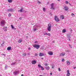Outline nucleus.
Here are the masks:
<instances>
[{
	"label": "nucleus",
	"mask_w": 76,
	"mask_h": 76,
	"mask_svg": "<svg viewBox=\"0 0 76 76\" xmlns=\"http://www.w3.org/2000/svg\"><path fill=\"white\" fill-rule=\"evenodd\" d=\"M69 47H70V48H72V45H70L69 44Z\"/></svg>",
	"instance_id": "obj_35"
},
{
	"label": "nucleus",
	"mask_w": 76,
	"mask_h": 76,
	"mask_svg": "<svg viewBox=\"0 0 76 76\" xmlns=\"http://www.w3.org/2000/svg\"><path fill=\"white\" fill-rule=\"evenodd\" d=\"M62 61L63 62V61H64V59H63L62 60Z\"/></svg>",
	"instance_id": "obj_36"
},
{
	"label": "nucleus",
	"mask_w": 76,
	"mask_h": 76,
	"mask_svg": "<svg viewBox=\"0 0 76 76\" xmlns=\"http://www.w3.org/2000/svg\"><path fill=\"white\" fill-rule=\"evenodd\" d=\"M43 56H44V54L42 53H40L39 54V56L40 57H42Z\"/></svg>",
	"instance_id": "obj_8"
},
{
	"label": "nucleus",
	"mask_w": 76,
	"mask_h": 76,
	"mask_svg": "<svg viewBox=\"0 0 76 76\" xmlns=\"http://www.w3.org/2000/svg\"><path fill=\"white\" fill-rule=\"evenodd\" d=\"M51 9L53 10H55V8H54V4L52 3L51 5Z\"/></svg>",
	"instance_id": "obj_5"
},
{
	"label": "nucleus",
	"mask_w": 76,
	"mask_h": 76,
	"mask_svg": "<svg viewBox=\"0 0 76 76\" xmlns=\"http://www.w3.org/2000/svg\"><path fill=\"white\" fill-rule=\"evenodd\" d=\"M4 21H2L1 22V25H4Z\"/></svg>",
	"instance_id": "obj_16"
},
{
	"label": "nucleus",
	"mask_w": 76,
	"mask_h": 76,
	"mask_svg": "<svg viewBox=\"0 0 76 76\" xmlns=\"http://www.w3.org/2000/svg\"><path fill=\"white\" fill-rule=\"evenodd\" d=\"M45 68L46 69V70H50V67L49 66L45 67Z\"/></svg>",
	"instance_id": "obj_15"
},
{
	"label": "nucleus",
	"mask_w": 76,
	"mask_h": 76,
	"mask_svg": "<svg viewBox=\"0 0 76 76\" xmlns=\"http://www.w3.org/2000/svg\"><path fill=\"white\" fill-rule=\"evenodd\" d=\"M35 55L36 56H37V54L36 53V54H35Z\"/></svg>",
	"instance_id": "obj_44"
},
{
	"label": "nucleus",
	"mask_w": 76,
	"mask_h": 76,
	"mask_svg": "<svg viewBox=\"0 0 76 76\" xmlns=\"http://www.w3.org/2000/svg\"><path fill=\"white\" fill-rule=\"evenodd\" d=\"M4 28H3V29Z\"/></svg>",
	"instance_id": "obj_52"
},
{
	"label": "nucleus",
	"mask_w": 76,
	"mask_h": 76,
	"mask_svg": "<svg viewBox=\"0 0 76 76\" xmlns=\"http://www.w3.org/2000/svg\"><path fill=\"white\" fill-rule=\"evenodd\" d=\"M66 72L67 74L66 75V76H70V73L69 72V70H67Z\"/></svg>",
	"instance_id": "obj_4"
},
{
	"label": "nucleus",
	"mask_w": 76,
	"mask_h": 76,
	"mask_svg": "<svg viewBox=\"0 0 76 76\" xmlns=\"http://www.w3.org/2000/svg\"><path fill=\"white\" fill-rule=\"evenodd\" d=\"M37 31V29H34L33 31V32H35V31Z\"/></svg>",
	"instance_id": "obj_34"
},
{
	"label": "nucleus",
	"mask_w": 76,
	"mask_h": 76,
	"mask_svg": "<svg viewBox=\"0 0 76 76\" xmlns=\"http://www.w3.org/2000/svg\"><path fill=\"white\" fill-rule=\"evenodd\" d=\"M19 19L20 20H22V18L20 17L19 18Z\"/></svg>",
	"instance_id": "obj_41"
},
{
	"label": "nucleus",
	"mask_w": 76,
	"mask_h": 76,
	"mask_svg": "<svg viewBox=\"0 0 76 76\" xmlns=\"http://www.w3.org/2000/svg\"><path fill=\"white\" fill-rule=\"evenodd\" d=\"M64 9L66 11H67V10H68V8H67V7L66 6L64 7Z\"/></svg>",
	"instance_id": "obj_12"
},
{
	"label": "nucleus",
	"mask_w": 76,
	"mask_h": 76,
	"mask_svg": "<svg viewBox=\"0 0 76 76\" xmlns=\"http://www.w3.org/2000/svg\"><path fill=\"white\" fill-rule=\"evenodd\" d=\"M58 70L59 72H60V71H61V69H60V68H58Z\"/></svg>",
	"instance_id": "obj_33"
},
{
	"label": "nucleus",
	"mask_w": 76,
	"mask_h": 76,
	"mask_svg": "<svg viewBox=\"0 0 76 76\" xmlns=\"http://www.w3.org/2000/svg\"><path fill=\"white\" fill-rule=\"evenodd\" d=\"M54 67H55V66H54V65H52V69H54Z\"/></svg>",
	"instance_id": "obj_27"
},
{
	"label": "nucleus",
	"mask_w": 76,
	"mask_h": 76,
	"mask_svg": "<svg viewBox=\"0 0 76 76\" xmlns=\"http://www.w3.org/2000/svg\"><path fill=\"white\" fill-rule=\"evenodd\" d=\"M21 76H24L23 74H22Z\"/></svg>",
	"instance_id": "obj_48"
},
{
	"label": "nucleus",
	"mask_w": 76,
	"mask_h": 76,
	"mask_svg": "<svg viewBox=\"0 0 76 76\" xmlns=\"http://www.w3.org/2000/svg\"><path fill=\"white\" fill-rule=\"evenodd\" d=\"M13 10V9H9L8 10V12H12V11Z\"/></svg>",
	"instance_id": "obj_18"
},
{
	"label": "nucleus",
	"mask_w": 76,
	"mask_h": 76,
	"mask_svg": "<svg viewBox=\"0 0 76 76\" xmlns=\"http://www.w3.org/2000/svg\"><path fill=\"white\" fill-rule=\"evenodd\" d=\"M43 10L44 12H45V8H43Z\"/></svg>",
	"instance_id": "obj_30"
},
{
	"label": "nucleus",
	"mask_w": 76,
	"mask_h": 76,
	"mask_svg": "<svg viewBox=\"0 0 76 76\" xmlns=\"http://www.w3.org/2000/svg\"><path fill=\"white\" fill-rule=\"evenodd\" d=\"M44 35H48V36H49V37H50L51 36V34L49 33L47 34V33H45L44 34Z\"/></svg>",
	"instance_id": "obj_11"
},
{
	"label": "nucleus",
	"mask_w": 76,
	"mask_h": 76,
	"mask_svg": "<svg viewBox=\"0 0 76 76\" xmlns=\"http://www.w3.org/2000/svg\"><path fill=\"white\" fill-rule=\"evenodd\" d=\"M38 67H39V68H40V67H41V65L40 64H38Z\"/></svg>",
	"instance_id": "obj_26"
},
{
	"label": "nucleus",
	"mask_w": 76,
	"mask_h": 76,
	"mask_svg": "<svg viewBox=\"0 0 76 76\" xmlns=\"http://www.w3.org/2000/svg\"><path fill=\"white\" fill-rule=\"evenodd\" d=\"M12 16V14H9L8 15V16L9 17H10V16Z\"/></svg>",
	"instance_id": "obj_29"
},
{
	"label": "nucleus",
	"mask_w": 76,
	"mask_h": 76,
	"mask_svg": "<svg viewBox=\"0 0 76 76\" xmlns=\"http://www.w3.org/2000/svg\"><path fill=\"white\" fill-rule=\"evenodd\" d=\"M28 50H31V48H28Z\"/></svg>",
	"instance_id": "obj_39"
},
{
	"label": "nucleus",
	"mask_w": 76,
	"mask_h": 76,
	"mask_svg": "<svg viewBox=\"0 0 76 76\" xmlns=\"http://www.w3.org/2000/svg\"><path fill=\"white\" fill-rule=\"evenodd\" d=\"M65 3H66V4H68V3H69V2H68L67 1H66Z\"/></svg>",
	"instance_id": "obj_32"
},
{
	"label": "nucleus",
	"mask_w": 76,
	"mask_h": 76,
	"mask_svg": "<svg viewBox=\"0 0 76 76\" xmlns=\"http://www.w3.org/2000/svg\"><path fill=\"white\" fill-rule=\"evenodd\" d=\"M38 3H39L40 4H41V2H39V1H38Z\"/></svg>",
	"instance_id": "obj_40"
},
{
	"label": "nucleus",
	"mask_w": 76,
	"mask_h": 76,
	"mask_svg": "<svg viewBox=\"0 0 76 76\" xmlns=\"http://www.w3.org/2000/svg\"><path fill=\"white\" fill-rule=\"evenodd\" d=\"M48 27L47 28L48 31H51V25L50 23H49L48 24Z\"/></svg>",
	"instance_id": "obj_1"
},
{
	"label": "nucleus",
	"mask_w": 76,
	"mask_h": 76,
	"mask_svg": "<svg viewBox=\"0 0 76 76\" xmlns=\"http://www.w3.org/2000/svg\"><path fill=\"white\" fill-rule=\"evenodd\" d=\"M26 38H27V39H28V36H26Z\"/></svg>",
	"instance_id": "obj_42"
},
{
	"label": "nucleus",
	"mask_w": 76,
	"mask_h": 76,
	"mask_svg": "<svg viewBox=\"0 0 76 76\" xmlns=\"http://www.w3.org/2000/svg\"><path fill=\"white\" fill-rule=\"evenodd\" d=\"M60 18L61 19H64V15H61Z\"/></svg>",
	"instance_id": "obj_9"
},
{
	"label": "nucleus",
	"mask_w": 76,
	"mask_h": 76,
	"mask_svg": "<svg viewBox=\"0 0 76 76\" xmlns=\"http://www.w3.org/2000/svg\"><path fill=\"white\" fill-rule=\"evenodd\" d=\"M39 76H43L42 75H39Z\"/></svg>",
	"instance_id": "obj_50"
},
{
	"label": "nucleus",
	"mask_w": 76,
	"mask_h": 76,
	"mask_svg": "<svg viewBox=\"0 0 76 76\" xmlns=\"http://www.w3.org/2000/svg\"><path fill=\"white\" fill-rule=\"evenodd\" d=\"M50 75H51V76L52 75V73H50Z\"/></svg>",
	"instance_id": "obj_43"
},
{
	"label": "nucleus",
	"mask_w": 76,
	"mask_h": 76,
	"mask_svg": "<svg viewBox=\"0 0 76 76\" xmlns=\"http://www.w3.org/2000/svg\"><path fill=\"white\" fill-rule=\"evenodd\" d=\"M11 26L12 29H14V27L13 26V25H11Z\"/></svg>",
	"instance_id": "obj_28"
},
{
	"label": "nucleus",
	"mask_w": 76,
	"mask_h": 76,
	"mask_svg": "<svg viewBox=\"0 0 76 76\" xmlns=\"http://www.w3.org/2000/svg\"><path fill=\"white\" fill-rule=\"evenodd\" d=\"M66 30L64 29L63 30H62V32H63V33H65V32H66Z\"/></svg>",
	"instance_id": "obj_20"
},
{
	"label": "nucleus",
	"mask_w": 76,
	"mask_h": 76,
	"mask_svg": "<svg viewBox=\"0 0 76 76\" xmlns=\"http://www.w3.org/2000/svg\"><path fill=\"white\" fill-rule=\"evenodd\" d=\"M55 20L56 22H59V19L57 17V15H55L54 17Z\"/></svg>",
	"instance_id": "obj_3"
},
{
	"label": "nucleus",
	"mask_w": 76,
	"mask_h": 76,
	"mask_svg": "<svg viewBox=\"0 0 76 76\" xmlns=\"http://www.w3.org/2000/svg\"><path fill=\"white\" fill-rule=\"evenodd\" d=\"M34 43H35V44H37L38 43V42H37V41L35 42Z\"/></svg>",
	"instance_id": "obj_37"
},
{
	"label": "nucleus",
	"mask_w": 76,
	"mask_h": 76,
	"mask_svg": "<svg viewBox=\"0 0 76 76\" xmlns=\"http://www.w3.org/2000/svg\"><path fill=\"white\" fill-rule=\"evenodd\" d=\"M66 64H67L68 66H69V65L70 64V62L68 61H66Z\"/></svg>",
	"instance_id": "obj_13"
},
{
	"label": "nucleus",
	"mask_w": 76,
	"mask_h": 76,
	"mask_svg": "<svg viewBox=\"0 0 76 76\" xmlns=\"http://www.w3.org/2000/svg\"><path fill=\"white\" fill-rule=\"evenodd\" d=\"M26 56V53H23V57H25V56Z\"/></svg>",
	"instance_id": "obj_21"
},
{
	"label": "nucleus",
	"mask_w": 76,
	"mask_h": 76,
	"mask_svg": "<svg viewBox=\"0 0 76 76\" xmlns=\"http://www.w3.org/2000/svg\"><path fill=\"white\" fill-rule=\"evenodd\" d=\"M33 47H34V48H37V49H38L39 48L40 45H38L35 44L33 46Z\"/></svg>",
	"instance_id": "obj_2"
},
{
	"label": "nucleus",
	"mask_w": 76,
	"mask_h": 76,
	"mask_svg": "<svg viewBox=\"0 0 76 76\" xmlns=\"http://www.w3.org/2000/svg\"><path fill=\"white\" fill-rule=\"evenodd\" d=\"M71 15L72 17H75V14L73 13H72Z\"/></svg>",
	"instance_id": "obj_24"
},
{
	"label": "nucleus",
	"mask_w": 76,
	"mask_h": 76,
	"mask_svg": "<svg viewBox=\"0 0 76 76\" xmlns=\"http://www.w3.org/2000/svg\"><path fill=\"white\" fill-rule=\"evenodd\" d=\"M9 3H12V0H8Z\"/></svg>",
	"instance_id": "obj_22"
},
{
	"label": "nucleus",
	"mask_w": 76,
	"mask_h": 76,
	"mask_svg": "<svg viewBox=\"0 0 76 76\" xmlns=\"http://www.w3.org/2000/svg\"><path fill=\"white\" fill-rule=\"evenodd\" d=\"M45 66H48V64H45Z\"/></svg>",
	"instance_id": "obj_38"
},
{
	"label": "nucleus",
	"mask_w": 76,
	"mask_h": 76,
	"mask_svg": "<svg viewBox=\"0 0 76 76\" xmlns=\"http://www.w3.org/2000/svg\"><path fill=\"white\" fill-rule=\"evenodd\" d=\"M11 50V47H8L7 48V50Z\"/></svg>",
	"instance_id": "obj_17"
},
{
	"label": "nucleus",
	"mask_w": 76,
	"mask_h": 76,
	"mask_svg": "<svg viewBox=\"0 0 76 76\" xmlns=\"http://www.w3.org/2000/svg\"><path fill=\"white\" fill-rule=\"evenodd\" d=\"M22 11H23V8H22L20 9V10H18V12H22Z\"/></svg>",
	"instance_id": "obj_14"
},
{
	"label": "nucleus",
	"mask_w": 76,
	"mask_h": 76,
	"mask_svg": "<svg viewBox=\"0 0 76 76\" xmlns=\"http://www.w3.org/2000/svg\"><path fill=\"white\" fill-rule=\"evenodd\" d=\"M5 28H6V29L4 30V31L6 32L7 31V27H6Z\"/></svg>",
	"instance_id": "obj_31"
},
{
	"label": "nucleus",
	"mask_w": 76,
	"mask_h": 76,
	"mask_svg": "<svg viewBox=\"0 0 76 76\" xmlns=\"http://www.w3.org/2000/svg\"><path fill=\"white\" fill-rule=\"evenodd\" d=\"M3 55L4 56H5V55H4V54H3Z\"/></svg>",
	"instance_id": "obj_49"
},
{
	"label": "nucleus",
	"mask_w": 76,
	"mask_h": 76,
	"mask_svg": "<svg viewBox=\"0 0 76 76\" xmlns=\"http://www.w3.org/2000/svg\"><path fill=\"white\" fill-rule=\"evenodd\" d=\"M76 67H74L73 68V69H76Z\"/></svg>",
	"instance_id": "obj_45"
},
{
	"label": "nucleus",
	"mask_w": 76,
	"mask_h": 76,
	"mask_svg": "<svg viewBox=\"0 0 76 76\" xmlns=\"http://www.w3.org/2000/svg\"><path fill=\"white\" fill-rule=\"evenodd\" d=\"M41 69H42V70H44V68L42 66H41Z\"/></svg>",
	"instance_id": "obj_25"
},
{
	"label": "nucleus",
	"mask_w": 76,
	"mask_h": 76,
	"mask_svg": "<svg viewBox=\"0 0 76 76\" xmlns=\"http://www.w3.org/2000/svg\"><path fill=\"white\" fill-rule=\"evenodd\" d=\"M65 55V53H61L60 54V56L61 57H63V56H64Z\"/></svg>",
	"instance_id": "obj_10"
},
{
	"label": "nucleus",
	"mask_w": 76,
	"mask_h": 76,
	"mask_svg": "<svg viewBox=\"0 0 76 76\" xmlns=\"http://www.w3.org/2000/svg\"><path fill=\"white\" fill-rule=\"evenodd\" d=\"M0 76H1V75H0Z\"/></svg>",
	"instance_id": "obj_53"
},
{
	"label": "nucleus",
	"mask_w": 76,
	"mask_h": 76,
	"mask_svg": "<svg viewBox=\"0 0 76 76\" xmlns=\"http://www.w3.org/2000/svg\"><path fill=\"white\" fill-rule=\"evenodd\" d=\"M58 1H60V0H58Z\"/></svg>",
	"instance_id": "obj_51"
},
{
	"label": "nucleus",
	"mask_w": 76,
	"mask_h": 76,
	"mask_svg": "<svg viewBox=\"0 0 76 76\" xmlns=\"http://www.w3.org/2000/svg\"><path fill=\"white\" fill-rule=\"evenodd\" d=\"M54 42H55V41L53 40V43H54Z\"/></svg>",
	"instance_id": "obj_46"
},
{
	"label": "nucleus",
	"mask_w": 76,
	"mask_h": 76,
	"mask_svg": "<svg viewBox=\"0 0 76 76\" xmlns=\"http://www.w3.org/2000/svg\"><path fill=\"white\" fill-rule=\"evenodd\" d=\"M41 59H42V60H43L44 58H41Z\"/></svg>",
	"instance_id": "obj_47"
},
{
	"label": "nucleus",
	"mask_w": 76,
	"mask_h": 76,
	"mask_svg": "<svg viewBox=\"0 0 76 76\" xmlns=\"http://www.w3.org/2000/svg\"><path fill=\"white\" fill-rule=\"evenodd\" d=\"M48 53L49 55H50V56H52L53 54V52L51 51L49 52Z\"/></svg>",
	"instance_id": "obj_7"
},
{
	"label": "nucleus",
	"mask_w": 76,
	"mask_h": 76,
	"mask_svg": "<svg viewBox=\"0 0 76 76\" xmlns=\"http://www.w3.org/2000/svg\"><path fill=\"white\" fill-rule=\"evenodd\" d=\"M31 63L33 64H36L37 63V61H35V60L32 61Z\"/></svg>",
	"instance_id": "obj_6"
},
{
	"label": "nucleus",
	"mask_w": 76,
	"mask_h": 76,
	"mask_svg": "<svg viewBox=\"0 0 76 76\" xmlns=\"http://www.w3.org/2000/svg\"><path fill=\"white\" fill-rule=\"evenodd\" d=\"M18 43H21L22 42V39H20L18 41Z\"/></svg>",
	"instance_id": "obj_19"
},
{
	"label": "nucleus",
	"mask_w": 76,
	"mask_h": 76,
	"mask_svg": "<svg viewBox=\"0 0 76 76\" xmlns=\"http://www.w3.org/2000/svg\"><path fill=\"white\" fill-rule=\"evenodd\" d=\"M4 45V42L3 43L1 44V46H3Z\"/></svg>",
	"instance_id": "obj_23"
}]
</instances>
